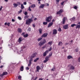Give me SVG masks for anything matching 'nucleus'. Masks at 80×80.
I'll return each mask as SVG.
<instances>
[{"label": "nucleus", "instance_id": "obj_1", "mask_svg": "<svg viewBox=\"0 0 80 80\" xmlns=\"http://www.w3.org/2000/svg\"><path fill=\"white\" fill-rule=\"evenodd\" d=\"M33 22V19L32 18L28 19L26 20V25H29L31 23V22Z\"/></svg>", "mask_w": 80, "mask_h": 80}, {"label": "nucleus", "instance_id": "obj_2", "mask_svg": "<svg viewBox=\"0 0 80 80\" xmlns=\"http://www.w3.org/2000/svg\"><path fill=\"white\" fill-rule=\"evenodd\" d=\"M52 48L51 47H50L49 48V50H46V51H45L43 53V56L44 57L45 56H46L47 55V53H48V52H50L51 50H52Z\"/></svg>", "mask_w": 80, "mask_h": 80}, {"label": "nucleus", "instance_id": "obj_3", "mask_svg": "<svg viewBox=\"0 0 80 80\" xmlns=\"http://www.w3.org/2000/svg\"><path fill=\"white\" fill-rule=\"evenodd\" d=\"M52 19V17L49 16L48 17L46 18V20L47 22H50Z\"/></svg>", "mask_w": 80, "mask_h": 80}, {"label": "nucleus", "instance_id": "obj_4", "mask_svg": "<svg viewBox=\"0 0 80 80\" xmlns=\"http://www.w3.org/2000/svg\"><path fill=\"white\" fill-rule=\"evenodd\" d=\"M46 43V40L45 39H44L42 42H39V45L41 47V46H42V45H44V44H45V43Z\"/></svg>", "mask_w": 80, "mask_h": 80}, {"label": "nucleus", "instance_id": "obj_5", "mask_svg": "<svg viewBox=\"0 0 80 80\" xmlns=\"http://www.w3.org/2000/svg\"><path fill=\"white\" fill-rule=\"evenodd\" d=\"M63 12V9H60L59 11L57 12V15H61V13Z\"/></svg>", "mask_w": 80, "mask_h": 80}, {"label": "nucleus", "instance_id": "obj_6", "mask_svg": "<svg viewBox=\"0 0 80 80\" xmlns=\"http://www.w3.org/2000/svg\"><path fill=\"white\" fill-rule=\"evenodd\" d=\"M49 57L48 56L46 57L45 58V60H44L43 62L44 63H46V62H47L48 60H49Z\"/></svg>", "mask_w": 80, "mask_h": 80}, {"label": "nucleus", "instance_id": "obj_7", "mask_svg": "<svg viewBox=\"0 0 80 80\" xmlns=\"http://www.w3.org/2000/svg\"><path fill=\"white\" fill-rule=\"evenodd\" d=\"M25 48V46H23L21 48V50L19 51L20 53H22L23 52V50Z\"/></svg>", "mask_w": 80, "mask_h": 80}, {"label": "nucleus", "instance_id": "obj_8", "mask_svg": "<svg viewBox=\"0 0 80 80\" xmlns=\"http://www.w3.org/2000/svg\"><path fill=\"white\" fill-rule=\"evenodd\" d=\"M57 34V31L56 29H54L53 30V32H52L53 35H56Z\"/></svg>", "mask_w": 80, "mask_h": 80}, {"label": "nucleus", "instance_id": "obj_9", "mask_svg": "<svg viewBox=\"0 0 80 80\" xmlns=\"http://www.w3.org/2000/svg\"><path fill=\"white\" fill-rule=\"evenodd\" d=\"M37 72H39V70H40L41 68L40 67L38 66L36 67Z\"/></svg>", "mask_w": 80, "mask_h": 80}, {"label": "nucleus", "instance_id": "obj_10", "mask_svg": "<svg viewBox=\"0 0 80 80\" xmlns=\"http://www.w3.org/2000/svg\"><path fill=\"white\" fill-rule=\"evenodd\" d=\"M53 24V22H51L49 23L48 24V28H50V27H51V26H52Z\"/></svg>", "mask_w": 80, "mask_h": 80}, {"label": "nucleus", "instance_id": "obj_11", "mask_svg": "<svg viewBox=\"0 0 80 80\" xmlns=\"http://www.w3.org/2000/svg\"><path fill=\"white\" fill-rule=\"evenodd\" d=\"M67 17H64L62 19V24H65V20H67Z\"/></svg>", "mask_w": 80, "mask_h": 80}, {"label": "nucleus", "instance_id": "obj_12", "mask_svg": "<svg viewBox=\"0 0 80 80\" xmlns=\"http://www.w3.org/2000/svg\"><path fill=\"white\" fill-rule=\"evenodd\" d=\"M22 41L23 39H22V37L19 38L18 40V41L19 43H21V42Z\"/></svg>", "mask_w": 80, "mask_h": 80}, {"label": "nucleus", "instance_id": "obj_13", "mask_svg": "<svg viewBox=\"0 0 80 80\" xmlns=\"http://www.w3.org/2000/svg\"><path fill=\"white\" fill-rule=\"evenodd\" d=\"M47 35H48V34H47V33H45L41 36V37H47Z\"/></svg>", "mask_w": 80, "mask_h": 80}, {"label": "nucleus", "instance_id": "obj_14", "mask_svg": "<svg viewBox=\"0 0 80 80\" xmlns=\"http://www.w3.org/2000/svg\"><path fill=\"white\" fill-rule=\"evenodd\" d=\"M45 5L44 4H41L40 6L39 7L40 8H44V7H45Z\"/></svg>", "mask_w": 80, "mask_h": 80}, {"label": "nucleus", "instance_id": "obj_15", "mask_svg": "<svg viewBox=\"0 0 80 80\" xmlns=\"http://www.w3.org/2000/svg\"><path fill=\"white\" fill-rule=\"evenodd\" d=\"M68 25H65L63 26V28H64V29H67V28H68Z\"/></svg>", "mask_w": 80, "mask_h": 80}, {"label": "nucleus", "instance_id": "obj_16", "mask_svg": "<svg viewBox=\"0 0 80 80\" xmlns=\"http://www.w3.org/2000/svg\"><path fill=\"white\" fill-rule=\"evenodd\" d=\"M35 57V53H33L32 55L31 56L30 58L31 59L33 58L34 57Z\"/></svg>", "mask_w": 80, "mask_h": 80}, {"label": "nucleus", "instance_id": "obj_17", "mask_svg": "<svg viewBox=\"0 0 80 80\" xmlns=\"http://www.w3.org/2000/svg\"><path fill=\"white\" fill-rule=\"evenodd\" d=\"M18 31L19 33H22V29L20 28H18Z\"/></svg>", "mask_w": 80, "mask_h": 80}, {"label": "nucleus", "instance_id": "obj_18", "mask_svg": "<svg viewBox=\"0 0 80 80\" xmlns=\"http://www.w3.org/2000/svg\"><path fill=\"white\" fill-rule=\"evenodd\" d=\"M58 45L59 46H62L63 45V43L62 42H59L58 43Z\"/></svg>", "mask_w": 80, "mask_h": 80}, {"label": "nucleus", "instance_id": "obj_19", "mask_svg": "<svg viewBox=\"0 0 80 80\" xmlns=\"http://www.w3.org/2000/svg\"><path fill=\"white\" fill-rule=\"evenodd\" d=\"M70 70H74L75 69V67L72 65L70 68Z\"/></svg>", "mask_w": 80, "mask_h": 80}, {"label": "nucleus", "instance_id": "obj_20", "mask_svg": "<svg viewBox=\"0 0 80 80\" xmlns=\"http://www.w3.org/2000/svg\"><path fill=\"white\" fill-rule=\"evenodd\" d=\"M13 5L14 6V8H16L17 7V6H18V4H17L15 3H14L13 4Z\"/></svg>", "mask_w": 80, "mask_h": 80}, {"label": "nucleus", "instance_id": "obj_21", "mask_svg": "<svg viewBox=\"0 0 80 80\" xmlns=\"http://www.w3.org/2000/svg\"><path fill=\"white\" fill-rule=\"evenodd\" d=\"M28 18V16H24V20H26V19Z\"/></svg>", "mask_w": 80, "mask_h": 80}, {"label": "nucleus", "instance_id": "obj_22", "mask_svg": "<svg viewBox=\"0 0 80 80\" xmlns=\"http://www.w3.org/2000/svg\"><path fill=\"white\" fill-rule=\"evenodd\" d=\"M52 43H53V42L52 41L49 42L48 43V45H50V46H51Z\"/></svg>", "mask_w": 80, "mask_h": 80}, {"label": "nucleus", "instance_id": "obj_23", "mask_svg": "<svg viewBox=\"0 0 80 80\" xmlns=\"http://www.w3.org/2000/svg\"><path fill=\"white\" fill-rule=\"evenodd\" d=\"M28 34L26 33V34H25V35H24L23 37L25 38H27V37H28Z\"/></svg>", "mask_w": 80, "mask_h": 80}, {"label": "nucleus", "instance_id": "obj_24", "mask_svg": "<svg viewBox=\"0 0 80 80\" xmlns=\"http://www.w3.org/2000/svg\"><path fill=\"white\" fill-rule=\"evenodd\" d=\"M36 6L34 4H32L31 5V8H34V7H35Z\"/></svg>", "mask_w": 80, "mask_h": 80}, {"label": "nucleus", "instance_id": "obj_25", "mask_svg": "<svg viewBox=\"0 0 80 80\" xmlns=\"http://www.w3.org/2000/svg\"><path fill=\"white\" fill-rule=\"evenodd\" d=\"M39 59V58H37L35 60H34V62H37V60H38Z\"/></svg>", "mask_w": 80, "mask_h": 80}, {"label": "nucleus", "instance_id": "obj_26", "mask_svg": "<svg viewBox=\"0 0 80 80\" xmlns=\"http://www.w3.org/2000/svg\"><path fill=\"white\" fill-rule=\"evenodd\" d=\"M68 59H70V58H72V56H68Z\"/></svg>", "mask_w": 80, "mask_h": 80}, {"label": "nucleus", "instance_id": "obj_27", "mask_svg": "<svg viewBox=\"0 0 80 80\" xmlns=\"http://www.w3.org/2000/svg\"><path fill=\"white\" fill-rule=\"evenodd\" d=\"M42 29H39V33L40 34H42Z\"/></svg>", "mask_w": 80, "mask_h": 80}, {"label": "nucleus", "instance_id": "obj_28", "mask_svg": "<svg viewBox=\"0 0 80 80\" xmlns=\"http://www.w3.org/2000/svg\"><path fill=\"white\" fill-rule=\"evenodd\" d=\"M80 28V25H77L76 27V28L77 29V28Z\"/></svg>", "mask_w": 80, "mask_h": 80}, {"label": "nucleus", "instance_id": "obj_29", "mask_svg": "<svg viewBox=\"0 0 80 80\" xmlns=\"http://www.w3.org/2000/svg\"><path fill=\"white\" fill-rule=\"evenodd\" d=\"M23 68H24V67L23 66H22L20 68V70L21 71H23Z\"/></svg>", "mask_w": 80, "mask_h": 80}, {"label": "nucleus", "instance_id": "obj_30", "mask_svg": "<svg viewBox=\"0 0 80 80\" xmlns=\"http://www.w3.org/2000/svg\"><path fill=\"white\" fill-rule=\"evenodd\" d=\"M2 73H3L4 75H7L8 74L7 72H3Z\"/></svg>", "mask_w": 80, "mask_h": 80}, {"label": "nucleus", "instance_id": "obj_31", "mask_svg": "<svg viewBox=\"0 0 80 80\" xmlns=\"http://www.w3.org/2000/svg\"><path fill=\"white\" fill-rule=\"evenodd\" d=\"M21 9H23L24 8V6L23 4H21Z\"/></svg>", "mask_w": 80, "mask_h": 80}, {"label": "nucleus", "instance_id": "obj_32", "mask_svg": "<svg viewBox=\"0 0 80 80\" xmlns=\"http://www.w3.org/2000/svg\"><path fill=\"white\" fill-rule=\"evenodd\" d=\"M47 23H48V22H43V25H46L47 24Z\"/></svg>", "mask_w": 80, "mask_h": 80}, {"label": "nucleus", "instance_id": "obj_33", "mask_svg": "<svg viewBox=\"0 0 80 80\" xmlns=\"http://www.w3.org/2000/svg\"><path fill=\"white\" fill-rule=\"evenodd\" d=\"M76 24H72V25H71V27H74V26H76Z\"/></svg>", "mask_w": 80, "mask_h": 80}, {"label": "nucleus", "instance_id": "obj_34", "mask_svg": "<svg viewBox=\"0 0 80 80\" xmlns=\"http://www.w3.org/2000/svg\"><path fill=\"white\" fill-rule=\"evenodd\" d=\"M42 38H38V42H39V41H40L41 40H42Z\"/></svg>", "mask_w": 80, "mask_h": 80}, {"label": "nucleus", "instance_id": "obj_35", "mask_svg": "<svg viewBox=\"0 0 80 80\" xmlns=\"http://www.w3.org/2000/svg\"><path fill=\"white\" fill-rule=\"evenodd\" d=\"M18 18L19 20H22V18L20 17H18Z\"/></svg>", "mask_w": 80, "mask_h": 80}, {"label": "nucleus", "instance_id": "obj_36", "mask_svg": "<svg viewBox=\"0 0 80 80\" xmlns=\"http://www.w3.org/2000/svg\"><path fill=\"white\" fill-rule=\"evenodd\" d=\"M33 61V59H31L30 60H29V63H32V62Z\"/></svg>", "mask_w": 80, "mask_h": 80}, {"label": "nucleus", "instance_id": "obj_37", "mask_svg": "<svg viewBox=\"0 0 80 80\" xmlns=\"http://www.w3.org/2000/svg\"><path fill=\"white\" fill-rule=\"evenodd\" d=\"M72 20H73V21H74L75 20V17H74L72 18Z\"/></svg>", "mask_w": 80, "mask_h": 80}, {"label": "nucleus", "instance_id": "obj_38", "mask_svg": "<svg viewBox=\"0 0 80 80\" xmlns=\"http://www.w3.org/2000/svg\"><path fill=\"white\" fill-rule=\"evenodd\" d=\"M32 64V63L29 62V63L28 65V67H30V65Z\"/></svg>", "mask_w": 80, "mask_h": 80}, {"label": "nucleus", "instance_id": "obj_39", "mask_svg": "<svg viewBox=\"0 0 80 80\" xmlns=\"http://www.w3.org/2000/svg\"><path fill=\"white\" fill-rule=\"evenodd\" d=\"M65 1H63L61 2V4L62 5H63V4H64V3H65Z\"/></svg>", "mask_w": 80, "mask_h": 80}, {"label": "nucleus", "instance_id": "obj_40", "mask_svg": "<svg viewBox=\"0 0 80 80\" xmlns=\"http://www.w3.org/2000/svg\"><path fill=\"white\" fill-rule=\"evenodd\" d=\"M58 31L59 32H62V30L61 29V28H59L58 29Z\"/></svg>", "mask_w": 80, "mask_h": 80}, {"label": "nucleus", "instance_id": "obj_41", "mask_svg": "<svg viewBox=\"0 0 80 80\" xmlns=\"http://www.w3.org/2000/svg\"><path fill=\"white\" fill-rule=\"evenodd\" d=\"M22 9L18 11V13H22Z\"/></svg>", "mask_w": 80, "mask_h": 80}, {"label": "nucleus", "instance_id": "obj_42", "mask_svg": "<svg viewBox=\"0 0 80 80\" xmlns=\"http://www.w3.org/2000/svg\"><path fill=\"white\" fill-rule=\"evenodd\" d=\"M28 10H29V12H31V11H32V10L30 8V7H29V9H28Z\"/></svg>", "mask_w": 80, "mask_h": 80}, {"label": "nucleus", "instance_id": "obj_43", "mask_svg": "<svg viewBox=\"0 0 80 80\" xmlns=\"http://www.w3.org/2000/svg\"><path fill=\"white\" fill-rule=\"evenodd\" d=\"M74 9H75L76 10V9H77V6H75L74 7Z\"/></svg>", "mask_w": 80, "mask_h": 80}, {"label": "nucleus", "instance_id": "obj_44", "mask_svg": "<svg viewBox=\"0 0 80 80\" xmlns=\"http://www.w3.org/2000/svg\"><path fill=\"white\" fill-rule=\"evenodd\" d=\"M3 75H4V74H3V73H2V74L0 75V76L1 77H3Z\"/></svg>", "mask_w": 80, "mask_h": 80}, {"label": "nucleus", "instance_id": "obj_45", "mask_svg": "<svg viewBox=\"0 0 80 80\" xmlns=\"http://www.w3.org/2000/svg\"><path fill=\"white\" fill-rule=\"evenodd\" d=\"M25 32H23L22 34V35H23V37L24 36V35H25Z\"/></svg>", "mask_w": 80, "mask_h": 80}, {"label": "nucleus", "instance_id": "obj_46", "mask_svg": "<svg viewBox=\"0 0 80 80\" xmlns=\"http://www.w3.org/2000/svg\"><path fill=\"white\" fill-rule=\"evenodd\" d=\"M55 68H54L52 69L51 71H55Z\"/></svg>", "mask_w": 80, "mask_h": 80}, {"label": "nucleus", "instance_id": "obj_47", "mask_svg": "<svg viewBox=\"0 0 80 80\" xmlns=\"http://www.w3.org/2000/svg\"><path fill=\"white\" fill-rule=\"evenodd\" d=\"M21 78H22V76H20L18 77V79H21Z\"/></svg>", "mask_w": 80, "mask_h": 80}, {"label": "nucleus", "instance_id": "obj_48", "mask_svg": "<svg viewBox=\"0 0 80 80\" xmlns=\"http://www.w3.org/2000/svg\"><path fill=\"white\" fill-rule=\"evenodd\" d=\"M27 14H28V13L27 12H25L24 13V15H27Z\"/></svg>", "mask_w": 80, "mask_h": 80}, {"label": "nucleus", "instance_id": "obj_49", "mask_svg": "<svg viewBox=\"0 0 80 80\" xmlns=\"http://www.w3.org/2000/svg\"><path fill=\"white\" fill-rule=\"evenodd\" d=\"M28 30L29 31V32H30V31H31V28H29Z\"/></svg>", "mask_w": 80, "mask_h": 80}, {"label": "nucleus", "instance_id": "obj_50", "mask_svg": "<svg viewBox=\"0 0 80 80\" xmlns=\"http://www.w3.org/2000/svg\"><path fill=\"white\" fill-rule=\"evenodd\" d=\"M75 51L76 52H77L78 51V48H77L76 49Z\"/></svg>", "mask_w": 80, "mask_h": 80}, {"label": "nucleus", "instance_id": "obj_51", "mask_svg": "<svg viewBox=\"0 0 80 80\" xmlns=\"http://www.w3.org/2000/svg\"><path fill=\"white\" fill-rule=\"evenodd\" d=\"M52 53H51V54H50L48 57H50L52 56Z\"/></svg>", "mask_w": 80, "mask_h": 80}, {"label": "nucleus", "instance_id": "obj_52", "mask_svg": "<svg viewBox=\"0 0 80 80\" xmlns=\"http://www.w3.org/2000/svg\"><path fill=\"white\" fill-rule=\"evenodd\" d=\"M23 4L25 5H27V2H23Z\"/></svg>", "mask_w": 80, "mask_h": 80}, {"label": "nucleus", "instance_id": "obj_53", "mask_svg": "<svg viewBox=\"0 0 80 80\" xmlns=\"http://www.w3.org/2000/svg\"><path fill=\"white\" fill-rule=\"evenodd\" d=\"M10 23L9 22L7 23V25L8 27H9V26H10Z\"/></svg>", "mask_w": 80, "mask_h": 80}, {"label": "nucleus", "instance_id": "obj_54", "mask_svg": "<svg viewBox=\"0 0 80 80\" xmlns=\"http://www.w3.org/2000/svg\"><path fill=\"white\" fill-rule=\"evenodd\" d=\"M2 8H3V7L1 6V8H0V11H1V10H2Z\"/></svg>", "mask_w": 80, "mask_h": 80}, {"label": "nucleus", "instance_id": "obj_55", "mask_svg": "<svg viewBox=\"0 0 80 80\" xmlns=\"http://www.w3.org/2000/svg\"><path fill=\"white\" fill-rule=\"evenodd\" d=\"M12 21L13 22H15V19H12Z\"/></svg>", "mask_w": 80, "mask_h": 80}, {"label": "nucleus", "instance_id": "obj_56", "mask_svg": "<svg viewBox=\"0 0 80 80\" xmlns=\"http://www.w3.org/2000/svg\"><path fill=\"white\" fill-rule=\"evenodd\" d=\"M37 20V18H35L34 19V20L35 21V20Z\"/></svg>", "mask_w": 80, "mask_h": 80}, {"label": "nucleus", "instance_id": "obj_57", "mask_svg": "<svg viewBox=\"0 0 80 80\" xmlns=\"http://www.w3.org/2000/svg\"><path fill=\"white\" fill-rule=\"evenodd\" d=\"M17 3L19 5H20L21 3H20V2H17Z\"/></svg>", "mask_w": 80, "mask_h": 80}, {"label": "nucleus", "instance_id": "obj_58", "mask_svg": "<svg viewBox=\"0 0 80 80\" xmlns=\"http://www.w3.org/2000/svg\"><path fill=\"white\" fill-rule=\"evenodd\" d=\"M26 68V70H29V68H28V67H27Z\"/></svg>", "mask_w": 80, "mask_h": 80}, {"label": "nucleus", "instance_id": "obj_59", "mask_svg": "<svg viewBox=\"0 0 80 80\" xmlns=\"http://www.w3.org/2000/svg\"><path fill=\"white\" fill-rule=\"evenodd\" d=\"M15 50L14 51V52H18V51H17V48H15Z\"/></svg>", "mask_w": 80, "mask_h": 80}, {"label": "nucleus", "instance_id": "obj_60", "mask_svg": "<svg viewBox=\"0 0 80 80\" xmlns=\"http://www.w3.org/2000/svg\"><path fill=\"white\" fill-rule=\"evenodd\" d=\"M52 23H53V22H55V20L54 19H52Z\"/></svg>", "mask_w": 80, "mask_h": 80}, {"label": "nucleus", "instance_id": "obj_61", "mask_svg": "<svg viewBox=\"0 0 80 80\" xmlns=\"http://www.w3.org/2000/svg\"><path fill=\"white\" fill-rule=\"evenodd\" d=\"M33 27L34 28H35V24H33Z\"/></svg>", "mask_w": 80, "mask_h": 80}, {"label": "nucleus", "instance_id": "obj_62", "mask_svg": "<svg viewBox=\"0 0 80 80\" xmlns=\"http://www.w3.org/2000/svg\"><path fill=\"white\" fill-rule=\"evenodd\" d=\"M78 61L79 62H80V58H79L78 59Z\"/></svg>", "mask_w": 80, "mask_h": 80}, {"label": "nucleus", "instance_id": "obj_63", "mask_svg": "<svg viewBox=\"0 0 80 80\" xmlns=\"http://www.w3.org/2000/svg\"><path fill=\"white\" fill-rule=\"evenodd\" d=\"M59 1H60V0H56V2H59Z\"/></svg>", "mask_w": 80, "mask_h": 80}, {"label": "nucleus", "instance_id": "obj_64", "mask_svg": "<svg viewBox=\"0 0 80 80\" xmlns=\"http://www.w3.org/2000/svg\"><path fill=\"white\" fill-rule=\"evenodd\" d=\"M4 25H7V22H5L4 23Z\"/></svg>", "mask_w": 80, "mask_h": 80}]
</instances>
